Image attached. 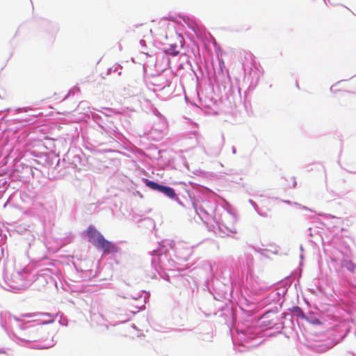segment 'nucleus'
<instances>
[{
    "label": "nucleus",
    "mask_w": 356,
    "mask_h": 356,
    "mask_svg": "<svg viewBox=\"0 0 356 356\" xmlns=\"http://www.w3.org/2000/svg\"><path fill=\"white\" fill-rule=\"evenodd\" d=\"M343 266L346 268L347 270L354 272L356 269V264H355L352 261L350 260H345L343 261Z\"/></svg>",
    "instance_id": "7ed1b4c3"
},
{
    "label": "nucleus",
    "mask_w": 356,
    "mask_h": 356,
    "mask_svg": "<svg viewBox=\"0 0 356 356\" xmlns=\"http://www.w3.org/2000/svg\"><path fill=\"white\" fill-rule=\"evenodd\" d=\"M87 234L89 241L104 253L111 254L118 252L117 246L111 241L106 240L93 226L90 225L88 227Z\"/></svg>",
    "instance_id": "f257e3e1"
},
{
    "label": "nucleus",
    "mask_w": 356,
    "mask_h": 356,
    "mask_svg": "<svg viewBox=\"0 0 356 356\" xmlns=\"http://www.w3.org/2000/svg\"><path fill=\"white\" fill-rule=\"evenodd\" d=\"M350 172H356V171L353 168L349 170Z\"/></svg>",
    "instance_id": "20e7f679"
},
{
    "label": "nucleus",
    "mask_w": 356,
    "mask_h": 356,
    "mask_svg": "<svg viewBox=\"0 0 356 356\" xmlns=\"http://www.w3.org/2000/svg\"><path fill=\"white\" fill-rule=\"evenodd\" d=\"M144 182L145 185L149 188L154 191H158L170 198H174L176 195L175 191L170 187L160 185L147 179H145Z\"/></svg>",
    "instance_id": "f03ea898"
},
{
    "label": "nucleus",
    "mask_w": 356,
    "mask_h": 356,
    "mask_svg": "<svg viewBox=\"0 0 356 356\" xmlns=\"http://www.w3.org/2000/svg\"><path fill=\"white\" fill-rule=\"evenodd\" d=\"M2 353V351L0 350V353Z\"/></svg>",
    "instance_id": "39448f33"
}]
</instances>
